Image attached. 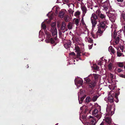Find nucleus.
<instances>
[{"label":"nucleus","instance_id":"1","mask_svg":"<svg viewBox=\"0 0 125 125\" xmlns=\"http://www.w3.org/2000/svg\"><path fill=\"white\" fill-rule=\"evenodd\" d=\"M106 16L104 14L101 13V11L97 10L95 13H93L91 17V23L92 25V27L94 28L97 24V21L100 22L102 21H106L105 19Z\"/></svg>","mask_w":125,"mask_h":125},{"label":"nucleus","instance_id":"2","mask_svg":"<svg viewBox=\"0 0 125 125\" xmlns=\"http://www.w3.org/2000/svg\"><path fill=\"white\" fill-rule=\"evenodd\" d=\"M84 80L87 84L88 94L89 95H92L94 94V89L96 83L95 81H92L88 77L86 78Z\"/></svg>","mask_w":125,"mask_h":125},{"label":"nucleus","instance_id":"3","mask_svg":"<svg viewBox=\"0 0 125 125\" xmlns=\"http://www.w3.org/2000/svg\"><path fill=\"white\" fill-rule=\"evenodd\" d=\"M106 21H100L98 25V30L96 33L98 35L101 36L105 29L107 27L106 25Z\"/></svg>","mask_w":125,"mask_h":125},{"label":"nucleus","instance_id":"4","mask_svg":"<svg viewBox=\"0 0 125 125\" xmlns=\"http://www.w3.org/2000/svg\"><path fill=\"white\" fill-rule=\"evenodd\" d=\"M51 32L52 33V35L53 36V38H51L49 40V41L51 42L52 44L54 43L57 39V31L56 28H55L54 29H51Z\"/></svg>","mask_w":125,"mask_h":125},{"label":"nucleus","instance_id":"5","mask_svg":"<svg viewBox=\"0 0 125 125\" xmlns=\"http://www.w3.org/2000/svg\"><path fill=\"white\" fill-rule=\"evenodd\" d=\"M115 13V11H110L106 13L110 20L112 22H114L115 21L116 16V14Z\"/></svg>","mask_w":125,"mask_h":125},{"label":"nucleus","instance_id":"6","mask_svg":"<svg viewBox=\"0 0 125 125\" xmlns=\"http://www.w3.org/2000/svg\"><path fill=\"white\" fill-rule=\"evenodd\" d=\"M110 104H110L109 103H108L106 108V111L109 114L113 115L114 113L113 111L114 110L115 108L113 107L114 105L113 103Z\"/></svg>","mask_w":125,"mask_h":125},{"label":"nucleus","instance_id":"7","mask_svg":"<svg viewBox=\"0 0 125 125\" xmlns=\"http://www.w3.org/2000/svg\"><path fill=\"white\" fill-rule=\"evenodd\" d=\"M115 95H115L114 94H110V95H109V96L108 98L109 102L110 103H113L114 102L113 98Z\"/></svg>","mask_w":125,"mask_h":125},{"label":"nucleus","instance_id":"8","mask_svg":"<svg viewBox=\"0 0 125 125\" xmlns=\"http://www.w3.org/2000/svg\"><path fill=\"white\" fill-rule=\"evenodd\" d=\"M72 42L70 40L68 41L66 43L64 44V46L66 49H68L69 48L71 45Z\"/></svg>","mask_w":125,"mask_h":125},{"label":"nucleus","instance_id":"9","mask_svg":"<svg viewBox=\"0 0 125 125\" xmlns=\"http://www.w3.org/2000/svg\"><path fill=\"white\" fill-rule=\"evenodd\" d=\"M105 121L107 125H110L112 122L111 119L109 117H107L105 119Z\"/></svg>","mask_w":125,"mask_h":125},{"label":"nucleus","instance_id":"10","mask_svg":"<svg viewBox=\"0 0 125 125\" xmlns=\"http://www.w3.org/2000/svg\"><path fill=\"white\" fill-rule=\"evenodd\" d=\"M110 3L108 0L105 1L104 4L103 5L104 8L105 9H108L110 5Z\"/></svg>","mask_w":125,"mask_h":125},{"label":"nucleus","instance_id":"11","mask_svg":"<svg viewBox=\"0 0 125 125\" xmlns=\"http://www.w3.org/2000/svg\"><path fill=\"white\" fill-rule=\"evenodd\" d=\"M81 10L83 11V13L84 16L87 10L85 6H83L81 7Z\"/></svg>","mask_w":125,"mask_h":125},{"label":"nucleus","instance_id":"12","mask_svg":"<svg viewBox=\"0 0 125 125\" xmlns=\"http://www.w3.org/2000/svg\"><path fill=\"white\" fill-rule=\"evenodd\" d=\"M65 14V12L63 11H60L59 13V16L61 18H63Z\"/></svg>","mask_w":125,"mask_h":125},{"label":"nucleus","instance_id":"13","mask_svg":"<svg viewBox=\"0 0 125 125\" xmlns=\"http://www.w3.org/2000/svg\"><path fill=\"white\" fill-rule=\"evenodd\" d=\"M121 19L123 23L125 24V14L124 13H122V14Z\"/></svg>","mask_w":125,"mask_h":125},{"label":"nucleus","instance_id":"14","mask_svg":"<svg viewBox=\"0 0 125 125\" xmlns=\"http://www.w3.org/2000/svg\"><path fill=\"white\" fill-rule=\"evenodd\" d=\"M73 23L71 22H69L67 25L68 28L69 30L71 29L72 28Z\"/></svg>","mask_w":125,"mask_h":125},{"label":"nucleus","instance_id":"15","mask_svg":"<svg viewBox=\"0 0 125 125\" xmlns=\"http://www.w3.org/2000/svg\"><path fill=\"white\" fill-rule=\"evenodd\" d=\"M114 38L115 39V42L116 44H118L120 40L119 37L118 36L117 37L116 36L115 37V36H114Z\"/></svg>","mask_w":125,"mask_h":125},{"label":"nucleus","instance_id":"16","mask_svg":"<svg viewBox=\"0 0 125 125\" xmlns=\"http://www.w3.org/2000/svg\"><path fill=\"white\" fill-rule=\"evenodd\" d=\"M60 30L62 31L63 33L65 31H67L68 30L67 28L63 27H61Z\"/></svg>","mask_w":125,"mask_h":125},{"label":"nucleus","instance_id":"17","mask_svg":"<svg viewBox=\"0 0 125 125\" xmlns=\"http://www.w3.org/2000/svg\"><path fill=\"white\" fill-rule=\"evenodd\" d=\"M119 93H115V101L117 103L118 101V96Z\"/></svg>","mask_w":125,"mask_h":125},{"label":"nucleus","instance_id":"18","mask_svg":"<svg viewBox=\"0 0 125 125\" xmlns=\"http://www.w3.org/2000/svg\"><path fill=\"white\" fill-rule=\"evenodd\" d=\"M85 96H83L82 97H81L80 98L79 97H78V100L79 103L80 104H81L82 103Z\"/></svg>","mask_w":125,"mask_h":125},{"label":"nucleus","instance_id":"19","mask_svg":"<svg viewBox=\"0 0 125 125\" xmlns=\"http://www.w3.org/2000/svg\"><path fill=\"white\" fill-rule=\"evenodd\" d=\"M92 100V99L90 96H88L85 99L86 102L87 103H89Z\"/></svg>","mask_w":125,"mask_h":125},{"label":"nucleus","instance_id":"20","mask_svg":"<svg viewBox=\"0 0 125 125\" xmlns=\"http://www.w3.org/2000/svg\"><path fill=\"white\" fill-rule=\"evenodd\" d=\"M51 29H54L55 28H56V23L53 22L51 24Z\"/></svg>","mask_w":125,"mask_h":125},{"label":"nucleus","instance_id":"21","mask_svg":"<svg viewBox=\"0 0 125 125\" xmlns=\"http://www.w3.org/2000/svg\"><path fill=\"white\" fill-rule=\"evenodd\" d=\"M98 96L97 95L94 96L92 99V101L93 102L97 100Z\"/></svg>","mask_w":125,"mask_h":125},{"label":"nucleus","instance_id":"22","mask_svg":"<svg viewBox=\"0 0 125 125\" xmlns=\"http://www.w3.org/2000/svg\"><path fill=\"white\" fill-rule=\"evenodd\" d=\"M98 112V111L97 109V108H95L93 111L92 114L94 115V116H95V115L97 114Z\"/></svg>","mask_w":125,"mask_h":125},{"label":"nucleus","instance_id":"23","mask_svg":"<svg viewBox=\"0 0 125 125\" xmlns=\"http://www.w3.org/2000/svg\"><path fill=\"white\" fill-rule=\"evenodd\" d=\"M64 19L65 21L68 22L69 21V17L67 15H65L64 17Z\"/></svg>","mask_w":125,"mask_h":125},{"label":"nucleus","instance_id":"24","mask_svg":"<svg viewBox=\"0 0 125 125\" xmlns=\"http://www.w3.org/2000/svg\"><path fill=\"white\" fill-rule=\"evenodd\" d=\"M123 63V62H118L117 63V64L119 67H123L124 66Z\"/></svg>","mask_w":125,"mask_h":125},{"label":"nucleus","instance_id":"25","mask_svg":"<svg viewBox=\"0 0 125 125\" xmlns=\"http://www.w3.org/2000/svg\"><path fill=\"white\" fill-rule=\"evenodd\" d=\"M79 20L78 19H77L75 21V24L77 26H78L79 25Z\"/></svg>","mask_w":125,"mask_h":125},{"label":"nucleus","instance_id":"26","mask_svg":"<svg viewBox=\"0 0 125 125\" xmlns=\"http://www.w3.org/2000/svg\"><path fill=\"white\" fill-rule=\"evenodd\" d=\"M66 24L64 21H63L60 25L61 27H66Z\"/></svg>","mask_w":125,"mask_h":125},{"label":"nucleus","instance_id":"27","mask_svg":"<svg viewBox=\"0 0 125 125\" xmlns=\"http://www.w3.org/2000/svg\"><path fill=\"white\" fill-rule=\"evenodd\" d=\"M47 35V37L48 38V41L49 42H50L49 41V40L50 39V37H51V35L50 33H48L47 34H46Z\"/></svg>","mask_w":125,"mask_h":125},{"label":"nucleus","instance_id":"28","mask_svg":"<svg viewBox=\"0 0 125 125\" xmlns=\"http://www.w3.org/2000/svg\"><path fill=\"white\" fill-rule=\"evenodd\" d=\"M91 124L92 125H95V121L94 119H93L91 120Z\"/></svg>","mask_w":125,"mask_h":125},{"label":"nucleus","instance_id":"29","mask_svg":"<svg viewBox=\"0 0 125 125\" xmlns=\"http://www.w3.org/2000/svg\"><path fill=\"white\" fill-rule=\"evenodd\" d=\"M93 76L94 77V79L96 80L97 79L98 77V75L96 74H93Z\"/></svg>","mask_w":125,"mask_h":125},{"label":"nucleus","instance_id":"30","mask_svg":"<svg viewBox=\"0 0 125 125\" xmlns=\"http://www.w3.org/2000/svg\"><path fill=\"white\" fill-rule=\"evenodd\" d=\"M42 27L43 29H46V27L45 24L42 23Z\"/></svg>","mask_w":125,"mask_h":125},{"label":"nucleus","instance_id":"31","mask_svg":"<svg viewBox=\"0 0 125 125\" xmlns=\"http://www.w3.org/2000/svg\"><path fill=\"white\" fill-rule=\"evenodd\" d=\"M81 53V52H80V51H79V52H77V56L80 60H81V59L80 57L81 56V55L80 54Z\"/></svg>","mask_w":125,"mask_h":125},{"label":"nucleus","instance_id":"32","mask_svg":"<svg viewBox=\"0 0 125 125\" xmlns=\"http://www.w3.org/2000/svg\"><path fill=\"white\" fill-rule=\"evenodd\" d=\"M75 51L77 52H79L80 51V48L78 46H76L75 47Z\"/></svg>","mask_w":125,"mask_h":125},{"label":"nucleus","instance_id":"33","mask_svg":"<svg viewBox=\"0 0 125 125\" xmlns=\"http://www.w3.org/2000/svg\"><path fill=\"white\" fill-rule=\"evenodd\" d=\"M83 81L82 80H78L77 81V83L81 85H83Z\"/></svg>","mask_w":125,"mask_h":125},{"label":"nucleus","instance_id":"34","mask_svg":"<svg viewBox=\"0 0 125 125\" xmlns=\"http://www.w3.org/2000/svg\"><path fill=\"white\" fill-rule=\"evenodd\" d=\"M110 51L111 52V53L113 54H114L115 53V50L113 48H111L110 49Z\"/></svg>","mask_w":125,"mask_h":125},{"label":"nucleus","instance_id":"35","mask_svg":"<svg viewBox=\"0 0 125 125\" xmlns=\"http://www.w3.org/2000/svg\"><path fill=\"white\" fill-rule=\"evenodd\" d=\"M80 14V12L79 11H77L75 13L74 15L75 16H77L79 15Z\"/></svg>","mask_w":125,"mask_h":125},{"label":"nucleus","instance_id":"36","mask_svg":"<svg viewBox=\"0 0 125 125\" xmlns=\"http://www.w3.org/2000/svg\"><path fill=\"white\" fill-rule=\"evenodd\" d=\"M112 64L110 63L108 65V67L109 70H111L112 69Z\"/></svg>","mask_w":125,"mask_h":125},{"label":"nucleus","instance_id":"37","mask_svg":"<svg viewBox=\"0 0 125 125\" xmlns=\"http://www.w3.org/2000/svg\"><path fill=\"white\" fill-rule=\"evenodd\" d=\"M88 42L89 43H92L93 42V40L90 38H89L88 39Z\"/></svg>","mask_w":125,"mask_h":125},{"label":"nucleus","instance_id":"38","mask_svg":"<svg viewBox=\"0 0 125 125\" xmlns=\"http://www.w3.org/2000/svg\"><path fill=\"white\" fill-rule=\"evenodd\" d=\"M119 76L121 77L125 78V74H119Z\"/></svg>","mask_w":125,"mask_h":125},{"label":"nucleus","instance_id":"39","mask_svg":"<svg viewBox=\"0 0 125 125\" xmlns=\"http://www.w3.org/2000/svg\"><path fill=\"white\" fill-rule=\"evenodd\" d=\"M117 54L118 56L120 57L121 56L122 53L117 51Z\"/></svg>","mask_w":125,"mask_h":125},{"label":"nucleus","instance_id":"40","mask_svg":"<svg viewBox=\"0 0 125 125\" xmlns=\"http://www.w3.org/2000/svg\"><path fill=\"white\" fill-rule=\"evenodd\" d=\"M95 116H96V117L98 119H100L101 117V116L100 115H95Z\"/></svg>","mask_w":125,"mask_h":125},{"label":"nucleus","instance_id":"41","mask_svg":"<svg viewBox=\"0 0 125 125\" xmlns=\"http://www.w3.org/2000/svg\"><path fill=\"white\" fill-rule=\"evenodd\" d=\"M59 32L60 36H62L63 35V34L62 33V31L59 30Z\"/></svg>","mask_w":125,"mask_h":125},{"label":"nucleus","instance_id":"42","mask_svg":"<svg viewBox=\"0 0 125 125\" xmlns=\"http://www.w3.org/2000/svg\"><path fill=\"white\" fill-rule=\"evenodd\" d=\"M70 55L73 56H75V53L73 52H72L71 53H70Z\"/></svg>","mask_w":125,"mask_h":125},{"label":"nucleus","instance_id":"43","mask_svg":"<svg viewBox=\"0 0 125 125\" xmlns=\"http://www.w3.org/2000/svg\"><path fill=\"white\" fill-rule=\"evenodd\" d=\"M122 71V70L121 68H118L117 70V71L119 73H120Z\"/></svg>","mask_w":125,"mask_h":125},{"label":"nucleus","instance_id":"44","mask_svg":"<svg viewBox=\"0 0 125 125\" xmlns=\"http://www.w3.org/2000/svg\"><path fill=\"white\" fill-rule=\"evenodd\" d=\"M82 25H83L84 26V27L85 28H86V24H85V23H84V22H82Z\"/></svg>","mask_w":125,"mask_h":125},{"label":"nucleus","instance_id":"45","mask_svg":"<svg viewBox=\"0 0 125 125\" xmlns=\"http://www.w3.org/2000/svg\"><path fill=\"white\" fill-rule=\"evenodd\" d=\"M96 70H98L99 69V67L98 66H96L94 68Z\"/></svg>","mask_w":125,"mask_h":125},{"label":"nucleus","instance_id":"46","mask_svg":"<svg viewBox=\"0 0 125 125\" xmlns=\"http://www.w3.org/2000/svg\"><path fill=\"white\" fill-rule=\"evenodd\" d=\"M105 2V1H104V0H102L101 1V2L103 4V5L104 4Z\"/></svg>","mask_w":125,"mask_h":125},{"label":"nucleus","instance_id":"47","mask_svg":"<svg viewBox=\"0 0 125 125\" xmlns=\"http://www.w3.org/2000/svg\"><path fill=\"white\" fill-rule=\"evenodd\" d=\"M113 74H111L110 75V77L111 79H112L113 78Z\"/></svg>","mask_w":125,"mask_h":125},{"label":"nucleus","instance_id":"48","mask_svg":"<svg viewBox=\"0 0 125 125\" xmlns=\"http://www.w3.org/2000/svg\"><path fill=\"white\" fill-rule=\"evenodd\" d=\"M44 32L45 33V34H47L48 32L46 30V29H44Z\"/></svg>","mask_w":125,"mask_h":125},{"label":"nucleus","instance_id":"49","mask_svg":"<svg viewBox=\"0 0 125 125\" xmlns=\"http://www.w3.org/2000/svg\"><path fill=\"white\" fill-rule=\"evenodd\" d=\"M81 21V23L84 22V21L83 20V17L82 18Z\"/></svg>","mask_w":125,"mask_h":125},{"label":"nucleus","instance_id":"50","mask_svg":"<svg viewBox=\"0 0 125 125\" xmlns=\"http://www.w3.org/2000/svg\"><path fill=\"white\" fill-rule=\"evenodd\" d=\"M104 122L103 121L100 125H104Z\"/></svg>","mask_w":125,"mask_h":125},{"label":"nucleus","instance_id":"51","mask_svg":"<svg viewBox=\"0 0 125 125\" xmlns=\"http://www.w3.org/2000/svg\"><path fill=\"white\" fill-rule=\"evenodd\" d=\"M124 29H123L124 30L123 31H124V33L125 34V26H124Z\"/></svg>","mask_w":125,"mask_h":125},{"label":"nucleus","instance_id":"52","mask_svg":"<svg viewBox=\"0 0 125 125\" xmlns=\"http://www.w3.org/2000/svg\"><path fill=\"white\" fill-rule=\"evenodd\" d=\"M64 1L67 3H68L69 2V0H64Z\"/></svg>","mask_w":125,"mask_h":125},{"label":"nucleus","instance_id":"53","mask_svg":"<svg viewBox=\"0 0 125 125\" xmlns=\"http://www.w3.org/2000/svg\"><path fill=\"white\" fill-rule=\"evenodd\" d=\"M120 49H121V50L122 52H123L124 49V48L123 47L122 48L121 47Z\"/></svg>","mask_w":125,"mask_h":125},{"label":"nucleus","instance_id":"54","mask_svg":"<svg viewBox=\"0 0 125 125\" xmlns=\"http://www.w3.org/2000/svg\"><path fill=\"white\" fill-rule=\"evenodd\" d=\"M88 118H89V119L93 118V117L92 116H90L88 117Z\"/></svg>","mask_w":125,"mask_h":125},{"label":"nucleus","instance_id":"55","mask_svg":"<svg viewBox=\"0 0 125 125\" xmlns=\"http://www.w3.org/2000/svg\"><path fill=\"white\" fill-rule=\"evenodd\" d=\"M118 2H122L124 0H116Z\"/></svg>","mask_w":125,"mask_h":125},{"label":"nucleus","instance_id":"56","mask_svg":"<svg viewBox=\"0 0 125 125\" xmlns=\"http://www.w3.org/2000/svg\"><path fill=\"white\" fill-rule=\"evenodd\" d=\"M73 12V11L72 10H71L70 11V13H72Z\"/></svg>","mask_w":125,"mask_h":125},{"label":"nucleus","instance_id":"57","mask_svg":"<svg viewBox=\"0 0 125 125\" xmlns=\"http://www.w3.org/2000/svg\"><path fill=\"white\" fill-rule=\"evenodd\" d=\"M85 55V53H83L82 55L83 56Z\"/></svg>","mask_w":125,"mask_h":125},{"label":"nucleus","instance_id":"58","mask_svg":"<svg viewBox=\"0 0 125 125\" xmlns=\"http://www.w3.org/2000/svg\"><path fill=\"white\" fill-rule=\"evenodd\" d=\"M82 118H83V119H84V118H85V117L84 116H83L82 117Z\"/></svg>","mask_w":125,"mask_h":125},{"label":"nucleus","instance_id":"59","mask_svg":"<svg viewBox=\"0 0 125 125\" xmlns=\"http://www.w3.org/2000/svg\"><path fill=\"white\" fill-rule=\"evenodd\" d=\"M80 94H82V92L81 91V90H80V92L79 93Z\"/></svg>","mask_w":125,"mask_h":125},{"label":"nucleus","instance_id":"60","mask_svg":"<svg viewBox=\"0 0 125 125\" xmlns=\"http://www.w3.org/2000/svg\"><path fill=\"white\" fill-rule=\"evenodd\" d=\"M29 67L28 65H27L26 66V67H27V68H28Z\"/></svg>","mask_w":125,"mask_h":125},{"label":"nucleus","instance_id":"61","mask_svg":"<svg viewBox=\"0 0 125 125\" xmlns=\"http://www.w3.org/2000/svg\"><path fill=\"white\" fill-rule=\"evenodd\" d=\"M78 40V39H76V41H77V42H78V40Z\"/></svg>","mask_w":125,"mask_h":125},{"label":"nucleus","instance_id":"62","mask_svg":"<svg viewBox=\"0 0 125 125\" xmlns=\"http://www.w3.org/2000/svg\"><path fill=\"white\" fill-rule=\"evenodd\" d=\"M58 123H57L55 125H58Z\"/></svg>","mask_w":125,"mask_h":125},{"label":"nucleus","instance_id":"63","mask_svg":"<svg viewBox=\"0 0 125 125\" xmlns=\"http://www.w3.org/2000/svg\"><path fill=\"white\" fill-rule=\"evenodd\" d=\"M101 64V63H98V65H100V64Z\"/></svg>","mask_w":125,"mask_h":125},{"label":"nucleus","instance_id":"64","mask_svg":"<svg viewBox=\"0 0 125 125\" xmlns=\"http://www.w3.org/2000/svg\"><path fill=\"white\" fill-rule=\"evenodd\" d=\"M124 69H125V66H124Z\"/></svg>","mask_w":125,"mask_h":125}]
</instances>
